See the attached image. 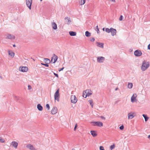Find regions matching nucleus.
<instances>
[{
	"label": "nucleus",
	"instance_id": "6e6d98bb",
	"mask_svg": "<svg viewBox=\"0 0 150 150\" xmlns=\"http://www.w3.org/2000/svg\"><path fill=\"white\" fill-rule=\"evenodd\" d=\"M42 0H40V1H42Z\"/></svg>",
	"mask_w": 150,
	"mask_h": 150
},
{
	"label": "nucleus",
	"instance_id": "473e14b6",
	"mask_svg": "<svg viewBox=\"0 0 150 150\" xmlns=\"http://www.w3.org/2000/svg\"><path fill=\"white\" fill-rule=\"evenodd\" d=\"M89 101L90 104L91 105V107L93 108V101L91 100H89Z\"/></svg>",
	"mask_w": 150,
	"mask_h": 150
},
{
	"label": "nucleus",
	"instance_id": "5701e85b",
	"mask_svg": "<svg viewBox=\"0 0 150 150\" xmlns=\"http://www.w3.org/2000/svg\"><path fill=\"white\" fill-rule=\"evenodd\" d=\"M69 34L71 36H75L76 35V33L75 32L70 31Z\"/></svg>",
	"mask_w": 150,
	"mask_h": 150
},
{
	"label": "nucleus",
	"instance_id": "58836bf2",
	"mask_svg": "<svg viewBox=\"0 0 150 150\" xmlns=\"http://www.w3.org/2000/svg\"><path fill=\"white\" fill-rule=\"evenodd\" d=\"M43 65L47 67H48L49 66V65H48V64L46 63V64H42Z\"/></svg>",
	"mask_w": 150,
	"mask_h": 150
},
{
	"label": "nucleus",
	"instance_id": "aec40b11",
	"mask_svg": "<svg viewBox=\"0 0 150 150\" xmlns=\"http://www.w3.org/2000/svg\"><path fill=\"white\" fill-rule=\"evenodd\" d=\"M90 133L91 134L93 137H95L97 136V134L96 133V132L95 131H91L90 132Z\"/></svg>",
	"mask_w": 150,
	"mask_h": 150
},
{
	"label": "nucleus",
	"instance_id": "bb28decb",
	"mask_svg": "<svg viewBox=\"0 0 150 150\" xmlns=\"http://www.w3.org/2000/svg\"><path fill=\"white\" fill-rule=\"evenodd\" d=\"M44 61L45 63L47 64L49 63L50 62V60L48 59L45 58L44 59Z\"/></svg>",
	"mask_w": 150,
	"mask_h": 150
},
{
	"label": "nucleus",
	"instance_id": "f704fd0d",
	"mask_svg": "<svg viewBox=\"0 0 150 150\" xmlns=\"http://www.w3.org/2000/svg\"><path fill=\"white\" fill-rule=\"evenodd\" d=\"M0 142L1 143H4L5 142V140L3 139L0 137Z\"/></svg>",
	"mask_w": 150,
	"mask_h": 150
},
{
	"label": "nucleus",
	"instance_id": "9b49d317",
	"mask_svg": "<svg viewBox=\"0 0 150 150\" xmlns=\"http://www.w3.org/2000/svg\"><path fill=\"white\" fill-rule=\"evenodd\" d=\"M26 147L30 150H38L36 149L34 146L32 144H28L26 145Z\"/></svg>",
	"mask_w": 150,
	"mask_h": 150
},
{
	"label": "nucleus",
	"instance_id": "f257e3e1",
	"mask_svg": "<svg viewBox=\"0 0 150 150\" xmlns=\"http://www.w3.org/2000/svg\"><path fill=\"white\" fill-rule=\"evenodd\" d=\"M149 62L144 60L142 62V65L141 67V69L142 71L146 70L149 66Z\"/></svg>",
	"mask_w": 150,
	"mask_h": 150
},
{
	"label": "nucleus",
	"instance_id": "4468645a",
	"mask_svg": "<svg viewBox=\"0 0 150 150\" xmlns=\"http://www.w3.org/2000/svg\"><path fill=\"white\" fill-rule=\"evenodd\" d=\"M85 94L87 95V96H88L92 94V92L90 90H86L85 91Z\"/></svg>",
	"mask_w": 150,
	"mask_h": 150
},
{
	"label": "nucleus",
	"instance_id": "79ce46f5",
	"mask_svg": "<svg viewBox=\"0 0 150 150\" xmlns=\"http://www.w3.org/2000/svg\"><path fill=\"white\" fill-rule=\"evenodd\" d=\"M54 74L55 76H56L57 77V78L59 77L58 75V74H57L55 73H54Z\"/></svg>",
	"mask_w": 150,
	"mask_h": 150
},
{
	"label": "nucleus",
	"instance_id": "f3484780",
	"mask_svg": "<svg viewBox=\"0 0 150 150\" xmlns=\"http://www.w3.org/2000/svg\"><path fill=\"white\" fill-rule=\"evenodd\" d=\"M111 30L112 35L114 36L115 35L117 32L116 30L112 28H111Z\"/></svg>",
	"mask_w": 150,
	"mask_h": 150
},
{
	"label": "nucleus",
	"instance_id": "2f4dec72",
	"mask_svg": "<svg viewBox=\"0 0 150 150\" xmlns=\"http://www.w3.org/2000/svg\"><path fill=\"white\" fill-rule=\"evenodd\" d=\"M95 30L96 31H97V32L98 33H100V31L99 30V29H98V25H97L96 28Z\"/></svg>",
	"mask_w": 150,
	"mask_h": 150
},
{
	"label": "nucleus",
	"instance_id": "f03ea898",
	"mask_svg": "<svg viewBox=\"0 0 150 150\" xmlns=\"http://www.w3.org/2000/svg\"><path fill=\"white\" fill-rule=\"evenodd\" d=\"M91 124L94 126H97L98 127H102L103 126V124L102 122L100 121L91 122Z\"/></svg>",
	"mask_w": 150,
	"mask_h": 150
},
{
	"label": "nucleus",
	"instance_id": "3c124183",
	"mask_svg": "<svg viewBox=\"0 0 150 150\" xmlns=\"http://www.w3.org/2000/svg\"><path fill=\"white\" fill-rule=\"evenodd\" d=\"M103 31H104V30H105V28H103Z\"/></svg>",
	"mask_w": 150,
	"mask_h": 150
},
{
	"label": "nucleus",
	"instance_id": "7c9ffc66",
	"mask_svg": "<svg viewBox=\"0 0 150 150\" xmlns=\"http://www.w3.org/2000/svg\"><path fill=\"white\" fill-rule=\"evenodd\" d=\"M85 2V0H80L79 3L81 5L84 4Z\"/></svg>",
	"mask_w": 150,
	"mask_h": 150
},
{
	"label": "nucleus",
	"instance_id": "b1692460",
	"mask_svg": "<svg viewBox=\"0 0 150 150\" xmlns=\"http://www.w3.org/2000/svg\"><path fill=\"white\" fill-rule=\"evenodd\" d=\"M85 35L87 37H89L91 35V33L88 31H86L85 32Z\"/></svg>",
	"mask_w": 150,
	"mask_h": 150
},
{
	"label": "nucleus",
	"instance_id": "ddd939ff",
	"mask_svg": "<svg viewBox=\"0 0 150 150\" xmlns=\"http://www.w3.org/2000/svg\"><path fill=\"white\" fill-rule=\"evenodd\" d=\"M134 113H133L132 112L128 113V119H132L135 116V115H134Z\"/></svg>",
	"mask_w": 150,
	"mask_h": 150
},
{
	"label": "nucleus",
	"instance_id": "ea45409f",
	"mask_svg": "<svg viewBox=\"0 0 150 150\" xmlns=\"http://www.w3.org/2000/svg\"><path fill=\"white\" fill-rule=\"evenodd\" d=\"M100 150H104L103 147L102 146H100Z\"/></svg>",
	"mask_w": 150,
	"mask_h": 150
},
{
	"label": "nucleus",
	"instance_id": "864d4df0",
	"mask_svg": "<svg viewBox=\"0 0 150 150\" xmlns=\"http://www.w3.org/2000/svg\"><path fill=\"white\" fill-rule=\"evenodd\" d=\"M72 150H75V149H72Z\"/></svg>",
	"mask_w": 150,
	"mask_h": 150
},
{
	"label": "nucleus",
	"instance_id": "393cba45",
	"mask_svg": "<svg viewBox=\"0 0 150 150\" xmlns=\"http://www.w3.org/2000/svg\"><path fill=\"white\" fill-rule=\"evenodd\" d=\"M8 54L9 55H10L11 57H13L14 56L15 54L13 52H10L9 51H8Z\"/></svg>",
	"mask_w": 150,
	"mask_h": 150
},
{
	"label": "nucleus",
	"instance_id": "2eb2a0df",
	"mask_svg": "<svg viewBox=\"0 0 150 150\" xmlns=\"http://www.w3.org/2000/svg\"><path fill=\"white\" fill-rule=\"evenodd\" d=\"M57 107H53L51 113L52 114H55L57 113Z\"/></svg>",
	"mask_w": 150,
	"mask_h": 150
},
{
	"label": "nucleus",
	"instance_id": "6ab92c4d",
	"mask_svg": "<svg viewBox=\"0 0 150 150\" xmlns=\"http://www.w3.org/2000/svg\"><path fill=\"white\" fill-rule=\"evenodd\" d=\"M52 25L53 29L54 30H56L57 29V25L54 22H52Z\"/></svg>",
	"mask_w": 150,
	"mask_h": 150
},
{
	"label": "nucleus",
	"instance_id": "423d86ee",
	"mask_svg": "<svg viewBox=\"0 0 150 150\" xmlns=\"http://www.w3.org/2000/svg\"><path fill=\"white\" fill-rule=\"evenodd\" d=\"M105 59V58L104 57H98L97 58V62L98 63H103L104 62Z\"/></svg>",
	"mask_w": 150,
	"mask_h": 150
},
{
	"label": "nucleus",
	"instance_id": "a878e982",
	"mask_svg": "<svg viewBox=\"0 0 150 150\" xmlns=\"http://www.w3.org/2000/svg\"><path fill=\"white\" fill-rule=\"evenodd\" d=\"M142 116L144 117L145 119V120L146 122L147 121L149 118L146 115H145V114H143Z\"/></svg>",
	"mask_w": 150,
	"mask_h": 150
},
{
	"label": "nucleus",
	"instance_id": "dca6fc26",
	"mask_svg": "<svg viewBox=\"0 0 150 150\" xmlns=\"http://www.w3.org/2000/svg\"><path fill=\"white\" fill-rule=\"evenodd\" d=\"M6 39H14L15 38V36L13 35L8 34L7 37L6 38Z\"/></svg>",
	"mask_w": 150,
	"mask_h": 150
},
{
	"label": "nucleus",
	"instance_id": "c9c22d12",
	"mask_svg": "<svg viewBox=\"0 0 150 150\" xmlns=\"http://www.w3.org/2000/svg\"><path fill=\"white\" fill-rule=\"evenodd\" d=\"M94 40H95V39L94 38H91L90 39V41L91 42H93L94 41Z\"/></svg>",
	"mask_w": 150,
	"mask_h": 150
},
{
	"label": "nucleus",
	"instance_id": "a19ab883",
	"mask_svg": "<svg viewBox=\"0 0 150 150\" xmlns=\"http://www.w3.org/2000/svg\"><path fill=\"white\" fill-rule=\"evenodd\" d=\"M122 18L123 16L122 15L120 16V18H119V20L120 21H121L122 20Z\"/></svg>",
	"mask_w": 150,
	"mask_h": 150
},
{
	"label": "nucleus",
	"instance_id": "4be33fe9",
	"mask_svg": "<svg viewBox=\"0 0 150 150\" xmlns=\"http://www.w3.org/2000/svg\"><path fill=\"white\" fill-rule=\"evenodd\" d=\"M37 108L38 110L39 111H41L42 110L43 107L40 104H38L37 105Z\"/></svg>",
	"mask_w": 150,
	"mask_h": 150
},
{
	"label": "nucleus",
	"instance_id": "20e7f679",
	"mask_svg": "<svg viewBox=\"0 0 150 150\" xmlns=\"http://www.w3.org/2000/svg\"><path fill=\"white\" fill-rule=\"evenodd\" d=\"M26 5L30 10L31 8V4L32 2V0H25Z\"/></svg>",
	"mask_w": 150,
	"mask_h": 150
},
{
	"label": "nucleus",
	"instance_id": "39448f33",
	"mask_svg": "<svg viewBox=\"0 0 150 150\" xmlns=\"http://www.w3.org/2000/svg\"><path fill=\"white\" fill-rule=\"evenodd\" d=\"M71 102L72 103H75L77 101V99L76 96L74 95H71Z\"/></svg>",
	"mask_w": 150,
	"mask_h": 150
},
{
	"label": "nucleus",
	"instance_id": "c03bdc74",
	"mask_svg": "<svg viewBox=\"0 0 150 150\" xmlns=\"http://www.w3.org/2000/svg\"><path fill=\"white\" fill-rule=\"evenodd\" d=\"M64 67H63L62 68L59 69V71H61L63 70V69H64Z\"/></svg>",
	"mask_w": 150,
	"mask_h": 150
},
{
	"label": "nucleus",
	"instance_id": "1a4fd4ad",
	"mask_svg": "<svg viewBox=\"0 0 150 150\" xmlns=\"http://www.w3.org/2000/svg\"><path fill=\"white\" fill-rule=\"evenodd\" d=\"M134 54L135 56L137 57L140 56L142 54L141 52L139 50H137L135 51Z\"/></svg>",
	"mask_w": 150,
	"mask_h": 150
},
{
	"label": "nucleus",
	"instance_id": "5fc2aeb1",
	"mask_svg": "<svg viewBox=\"0 0 150 150\" xmlns=\"http://www.w3.org/2000/svg\"><path fill=\"white\" fill-rule=\"evenodd\" d=\"M0 78H1V76H0Z\"/></svg>",
	"mask_w": 150,
	"mask_h": 150
},
{
	"label": "nucleus",
	"instance_id": "37998d69",
	"mask_svg": "<svg viewBox=\"0 0 150 150\" xmlns=\"http://www.w3.org/2000/svg\"><path fill=\"white\" fill-rule=\"evenodd\" d=\"M28 90H30L31 88V86H30V85H28Z\"/></svg>",
	"mask_w": 150,
	"mask_h": 150
},
{
	"label": "nucleus",
	"instance_id": "72a5a7b5",
	"mask_svg": "<svg viewBox=\"0 0 150 150\" xmlns=\"http://www.w3.org/2000/svg\"><path fill=\"white\" fill-rule=\"evenodd\" d=\"M83 96L84 98H86L87 96V95H86V94H85V91H84L83 92Z\"/></svg>",
	"mask_w": 150,
	"mask_h": 150
},
{
	"label": "nucleus",
	"instance_id": "49530a36",
	"mask_svg": "<svg viewBox=\"0 0 150 150\" xmlns=\"http://www.w3.org/2000/svg\"><path fill=\"white\" fill-rule=\"evenodd\" d=\"M77 127V124H76V125H75V126L74 128V130L75 131L76 129V128Z\"/></svg>",
	"mask_w": 150,
	"mask_h": 150
},
{
	"label": "nucleus",
	"instance_id": "f8f14e48",
	"mask_svg": "<svg viewBox=\"0 0 150 150\" xmlns=\"http://www.w3.org/2000/svg\"><path fill=\"white\" fill-rule=\"evenodd\" d=\"M18 145V143L16 141H13L11 144V145H12L13 147H14L16 149L17 148Z\"/></svg>",
	"mask_w": 150,
	"mask_h": 150
},
{
	"label": "nucleus",
	"instance_id": "6e6552de",
	"mask_svg": "<svg viewBox=\"0 0 150 150\" xmlns=\"http://www.w3.org/2000/svg\"><path fill=\"white\" fill-rule=\"evenodd\" d=\"M28 68L27 67H20L19 68V70L20 71H21L23 72H26L28 71Z\"/></svg>",
	"mask_w": 150,
	"mask_h": 150
},
{
	"label": "nucleus",
	"instance_id": "c85d7f7f",
	"mask_svg": "<svg viewBox=\"0 0 150 150\" xmlns=\"http://www.w3.org/2000/svg\"><path fill=\"white\" fill-rule=\"evenodd\" d=\"M105 31L106 32L108 33H110L111 32V28L110 29H109L108 28H105Z\"/></svg>",
	"mask_w": 150,
	"mask_h": 150
},
{
	"label": "nucleus",
	"instance_id": "412c9836",
	"mask_svg": "<svg viewBox=\"0 0 150 150\" xmlns=\"http://www.w3.org/2000/svg\"><path fill=\"white\" fill-rule=\"evenodd\" d=\"M65 20H67V24H69L71 22V20L70 18L66 17L65 18Z\"/></svg>",
	"mask_w": 150,
	"mask_h": 150
},
{
	"label": "nucleus",
	"instance_id": "9d476101",
	"mask_svg": "<svg viewBox=\"0 0 150 150\" xmlns=\"http://www.w3.org/2000/svg\"><path fill=\"white\" fill-rule=\"evenodd\" d=\"M137 95L136 93H134L131 97V101L134 103L137 100L136 97Z\"/></svg>",
	"mask_w": 150,
	"mask_h": 150
},
{
	"label": "nucleus",
	"instance_id": "0eeeda50",
	"mask_svg": "<svg viewBox=\"0 0 150 150\" xmlns=\"http://www.w3.org/2000/svg\"><path fill=\"white\" fill-rule=\"evenodd\" d=\"M53 57H52L51 58V62H52V63H55L57 60L58 59L57 56L55 54H53Z\"/></svg>",
	"mask_w": 150,
	"mask_h": 150
},
{
	"label": "nucleus",
	"instance_id": "cd10ccee",
	"mask_svg": "<svg viewBox=\"0 0 150 150\" xmlns=\"http://www.w3.org/2000/svg\"><path fill=\"white\" fill-rule=\"evenodd\" d=\"M115 146L114 144L111 145L110 147V150H112L114 149L115 147Z\"/></svg>",
	"mask_w": 150,
	"mask_h": 150
},
{
	"label": "nucleus",
	"instance_id": "4c0bfd02",
	"mask_svg": "<svg viewBox=\"0 0 150 150\" xmlns=\"http://www.w3.org/2000/svg\"><path fill=\"white\" fill-rule=\"evenodd\" d=\"M124 128V127L123 125H121V126H120L119 127L120 129V130H122Z\"/></svg>",
	"mask_w": 150,
	"mask_h": 150
},
{
	"label": "nucleus",
	"instance_id": "de8ad7c7",
	"mask_svg": "<svg viewBox=\"0 0 150 150\" xmlns=\"http://www.w3.org/2000/svg\"><path fill=\"white\" fill-rule=\"evenodd\" d=\"M147 48L148 50H150V44L148 45Z\"/></svg>",
	"mask_w": 150,
	"mask_h": 150
},
{
	"label": "nucleus",
	"instance_id": "603ef678",
	"mask_svg": "<svg viewBox=\"0 0 150 150\" xmlns=\"http://www.w3.org/2000/svg\"><path fill=\"white\" fill-rule=\"evenodd\" d=\"M13 47H16V45H13Z\"/></svg>",
	"mask_w": 150,
	"mask_h": 150
},
{
	"label": "nucleus",
	"instance_id": "e433bc0d",
	"mask_svg": "<svg viewBox=\"0 0 150 150\" xmlns=\"http://www.w3.org/2000/svg\"><path fill=\"white\" fill-rule=\"evenodd\" d=\"M46 108L48 110H49L50 108V105L48 104H47L46 105Z\"/></svg>",
	"mask_w": 150,
	"mask_h": 150
},
{
	"label": "nucleus",
	"instance_id": "09e8293b",
	"mask_svg": "<svg viewBox=\"0 0 150 150\" xmlns=\"http://www.w3.org/2000/svg\"><path fill=\"white\" fill-rule=\"evenodd\" d=\"M148 138L150 139V135L148 136Z\"/></svg>",
	"mask_w": 150,
	"mask_h": 150
},
{
	"label": "nucleus",
	"instance_id": "a18cd8bd",
	"mask_svg": "<svg viewBox=\"0 0 150 150\" xmlns=\"http://www.w3.org/2000/svg\"><path fill=\"white\" fill-rule=\"evenodd\" d=\"M100 117L101 119H104V120H105V117H104V116H101Z\"/></svg>",
	"mask_w": 150,
	"mask_h": 150
},
{
	"label": "nucleus",
	"instance_id": "8fccbe9b",
	"mask_svg": "<svg viewBox=\"0 0 150 150\" xmlns=\"http://www.w3.org/2000/svg\"><path fill=\"white\" fill-rule=\"evenodd\" d=\"M118 88H117L115 89V91H117L118 90Z\"/></svg>",
	"mask_w": 150,
	"mask_h": 150
},
{
	"label": "nucleus",
	"instance_id": "7ed1b4c3",
	"mask_svg": "<svg viewBox=\"0 0 150 150\" xmlns=\"http://www.w3.org/2000/svg\"><path fill=\"white\" fill-rule=\"evenodd\" d=\"M59 89H58L55 92L54 95V98L55 100H57L58 102L59 101Z\"/></svg>",
	"mask_w": 150,
	"mask_h": 150
},
{
	"label": "nucleus",
	"instance_id": "a211bd4d",
	"mask_svg": "<svg viewBox=\"0 0 150 150\" xmlns=\"http://www.w3.org/2000/svg\"><path fill=\"white\" fill-rule=\"evenodd\" d=\"M97 45L98 47L101 48H103L104 44L103 43H100L99 42H96Z\"/></svg>",
	"mask_w": 150,
	"mask_h": 150
},
{
	"label": "nucleus",
	"instance_id": "c756f323",
	"mask_svg": "<svg viewBox=\"0 0 150 150\" xmlns=\"http://www.w3.org/2000/svg\"><path fill=\"white\" fill-rule=\"evenodd\" d=\"M133 86L132 83H129L128 85V87L129 88H131Z\"/></svg>",
	"mask_w": 150,
	"mask_h": 150
}]
</instances>
